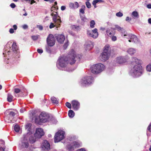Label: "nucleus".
Listing matches in <instances>:
<instances>
[{
	"mask_svg": "<svg viewBox=\"0 0 151 151\" xmlns=\"http://www.w3.org/2000/svg\"><path fill=\"white\" fill-rule=\"evenodd\" d=\"M142 61L137 58L133 57L131 61L132 68L129 72L130 75L134 78L139 77L143 72V70L141 65Z\"/></svg>",
	"mask_w": 151,
	"mask_h": 151,
	"instance_id": "f257e3e1",
	"label": "nucleus"
},
{
	"mask_svg": "<svg viewBox=\"0 0 151 151\" xmlns=\"http://www.w3.org/2000/svg\"><path fill=\"white\" fill-rule=\"evenodd\" d=\"M105 66L101 63L92 65L90 68L91 72L94 74H97L101 73L105 69Z\"/></svg>",
	"mask_w": 151,
	"mask_h": 151,
	"instance_id": "f03ea898",
	"label": "nucleus"
},
{
	"mask_svg": "<svg viewBox=\"0 0 151 151\" xmlns=\"http://www.w3.org/2000/svg\"><path fill=\"white\" fill-rule=\"evenodd\" d=\"M68 63L70 65H73L75 63L78 59L75 52L73 50H71L69 54L66 57Z\"/></svg>",
	"mask_w": 151,
	"mask_h": 151,
	"instance_id": "7ed1b4c3",
	"label": "nucleus"
},
{
	"mask_svg": "<svg viewBox=\"0 0 151 151\" xmlns=\"http://www.w3.org/2000/svg\"><path fill=\"white\" fill-rule=\"evenodd\" d=\"M110 48V46L108 45L104 47L103 51L100 57V59L101 61H105L109 59L110 55L109 50Z\"/></svg>",
	"mask_w": 151,
	"mask_h": 151,
	"instance_id": "20e7f679",
	"label": "nucleus"
},
{
	"mask_svg": "<svg viewBox=\"0 0 151 151\" xmlns=\"http://www.w3.org/2000/svg\"><path fill=\"white\" fill-rule=\"evenodd\" d=\"M67 60L66 56H63L60 57L57 62V66L58 68H66L68 63Z\"/></svg>",
	"mask_w": 151,
	"mask_h": 151,
	"instance_id": "39448f33",
	"label": "nucleus"
},
{
	"mask_svg": "<svg viewBox=\"0 0 151 151\" xmlns=\"http://www.w3.org/2000/svg\"><path fill=\"white\" fill-rule=\"evenodd\" d=\"M94 81L93 78L92 76H86L81 80V84L83 86L89 85Z\"/></svg>",
	"mask_w": 151,
	"mask_h": 151,
	"instance_id": "423d86ee",
	"label": "nucleus"
},
{
	"mask_svg": "<svg viewBox=\"0 0 151 151\" xmlns=\"http://www.w3.org/2000/svg\"><path fill=\"white\" fill-rule=\"evenodd\" d=\"M29 133H27L24 135L23 138L21 140L20 144L22 148H27L28 147L29 144L28 139L29 137Z\"/></svg>",
	"mask_w": 151,
	"mask_h": 151,
	"instance_id": "0eeeda50",
	"label": "nucleus"
},
{
	"mask_svg": "<svg viewBox=\"0 0 151 151\" xmlns=\"http://www.w3.org/2000/svg\"><path fill=\"white\" fill-rule=\"evenodd\" d=\"M65 132L62 130H59L55 136L54 141L55 143L58 142L64 138Z\"/></svg>",
	"mask_w": 151,
	"mask_h": 151,
	"instance_id": "6e6552de",
	"label": "nucleus"
},
{
	"mask_svg": "<svg viewBox=\"0 0 151 151\" xmlns=\"http://www.w3.org/2000/svg\"><path fill=\"white\" fill-rule=\"evenodd\" d=\"M124 37H127L126 38L129 39V42H132L134 43H138L139 41V40L137 37L135 35L132 34H124Z\"/></svg>",
	"mask_w": 151,
	"mask_h": 151,
	"instance_id": "1a4fd4ad",
	"label": "nucleus"
},
{
	"mask_svg": "<svg viewBox=\"0 0 151 151\" xmlns=\"http://www.w3.org/2000/svg\"><path fill=\"white\" fill-rule=\"evenodd\" d=\"M51 15L52 16V20L54 23L60 24L61 21L60 16H58V14L57 12L54 11L51 13Z\"/></svg>",
	"mask_w": 151,
	"mask_h": 151,
	"instance_id": "9d476101",
	"label": "nucleus"
},
{
	"mask_svg": "<svg viewBox=\"0 0 151 151\" xmlns=\"http://www.w3.org/2000/svg\"><path fill=\"white\" fill-rule=\"evenodd\" d=\"M80 146V144L78 142L75 141L70 145H68L67 147L69 151L74 150L76 147H78Z\"/></svg>",
	"mask_w": 151,
	"mask_h": 151,
	"instance_id": "9b49d317",
	"label": "nucleus"
},
{
	"mask_svg": "<svg viewBox=\"0 0 151 151\" xmlns=\"http://www.w3.org/2000/svg\"><path fill=\"white\" fill-rule=\"evenodd\" d=\"M47 41L48 46H53L55 42V39L53 35L52 34H50L47 38Z\"/></svg>",
	"mask_w": 151,
	"mask_h": 151,
	"instance_id": "f8f14e48",
	"label": "nucleus"
},
{
	"mask_svg": "<svg viewBox=\"0 0 151 151\" xmlns=\"http://www.w3.org/2000/svg\"><path fill=\"white\" fill-rule=\"evenodd\" d=\"M49 117L48 115L45 112H42L39 116L40 122H45L47 121Z\"/></svg>",
	"mask_w": 151,
	"mask_h": 151,
	"instance_id": "ddd939ff",
	"label": "nucleus"
},
{
	"mask_svg": "<svg viewBox=\"0 0 151 151\" xmlns=\"http://www.w3.org/2000/svg\"><path fill=\"white\" fill-rule=\"evenodd\" d=\"M87 34L90 36L94 38H96L99 35L98 33L97 32V29L96 28L94 29L91 32L88 31Z\"/></svg>",
	"mask_w": 151,
	"mask_h": 151,
	"instance_id": "4468645a",
	"label": "nucleus"
},
{
	"mask_svg": "<svg viewBox=\"0 0 151 151\" xmlns=\"http://www.w3.org/2000/svg\"><path fill=\"white\" fill-rule=\"evenodd\" d=\"M36 138H40L44 135V132L42 129L37 128L36 129V133L35 134Z\"/></svg>",
	"mask_w": 151,
	"mask_h": 151,
	"instance_id": "2eb2a0df",
	"label": "nucleus"
},
{
	"mask_svg": "<svg viewBox=\"0 0 151 151\" xmlns=\"http://www.w3.org/2000/svg\"><path fill=\"white\" fill-rule=\"evenodd\" d=\"M41 147L44 150H49L50 149V145L47 140H44L42 143Z\"/></svg>",
	"mask_w": 151,
	"mask_h": 151,
	"instance_id": "dca6fc26",
	"label": "nucleus"
},
{
	"mask_svg": "<svg viewBox=\"0 0 151 151\" xmlns=\"http://www.w3.org/2000/svg\"><path fill=\"white\" fill-rule=\"evenodd\" d=\"M71 104L73 109L75 110H77L79 108L80 103L77 101H72Z\"/></svg>",
	"mask_w": 151,
	"mask_h": 151,
	"instance_id": "f3484780",
	"label": "nucleus"
},
{
	"mask_svg": "<svg viewBox=\"0 0 151 151\" xmlns=\"http://www.w3.org/2000/svg\"><path fill=\"white\" fill-rule=\"evenodd\" d=\"M115 27L114 28V29L117 30L118 31L121 32V35L123 36L124 34H126L127 33V32L125 31V30L123 29V28L121 27L118 25H115Z\"/></svg>",
	"mask_w": 151,
	"mask_h": 151,
	"instance_id": "a211bd4d",
	"label": "nucleus"
},
{
	"mask_svg": "<svg viewBox=\"0 0 151 151\" xmlns=\"http://www.w3.org/2000/svg\"><path fill=\"white\" fill-rule=\"evenodd\" d=\"M56 39L58 42L62 43L65 40V37L63 35H59L56 36Z\"/></svg>",
	"mask_w": 151,
	"mask_h": 151,
	"instance_id": "6ab92c4d",
	"label": "nucleus"
},
{
	"mask_svg": "<svg viewBox=\"0 0 151 151\" xmlns=\"http://www.w3.org/2000/svg\"><path fill=\"white\" fill-rule=\"evenodd\" d=\"M116 61L118 63L122 64L125 62L126 60L124 57H120L117 58Z\"/></svg>",
	"mask_w": 151,
	"mask_h": 151,
	"instance_id": "aec40b11",
	"label": "nucleus"
},
{
	"mask_svg": "<svg viewBox=\"0 0 151 151\" xmlns=\"http://www.w3.org/2000/svg\"><path fill=\"white\" fill-rule=\"evenodd\" d=\"M69 6V7L71 9L77 8L79 6V5L77 2H75L74 3H70Z\"/></svg>",
	"mask_w": 151,
	"mask_h": 151,
	"instance_id": "412c9836",
	"label": "nucleus"
},
{
	"mask_svg": "<svg viewBox=\"0 0 151 151\" xmlns=\"http://www.w3.org/2000/svg\"><path fill=\"white\" fill-rule=\"evenodd\" d=\"M12 50L15 53H17V52L18 49L15 42H13L12 45Z\"/></svg>",
	"mask_w": 151,
	"mask_h": 151,
	"instance_id": "4be33fe9",
	"label": "nucleus"
},
{
	"mask_svg": "<svg viewBox=\"0 0 151 151\" xmlns=\"http://www.w3.org/2000/svg\"><path fill=\"white\" fill-rule=\"evenodd\" d=\"M37 139H38V138H36L35 136V134H34L30 136L29 137V139L30 142L33 143L35 142Z\"/></svg>",
	"mask_w": 151,
	"mask_h": 151,
	"instance_id": "5701e85b",
	"label": "nucleus"
},
{
	"mask_svg": "<svg viewBox=\"0 0 151 151\" xmlns=\"http://www.w3.org/2000/svg\"><path fill=\"white\" fill-rule=\"evenodd\" d=\"M136 52V50L135 49L132 48L129 49L127 50V52L131 55L135 54Z\"/></svg>",
	"mask_w": 151,
	"mask_h": 151,
	"instance_id": "b1692460",
	"label": "nucleus"
},
{
	"mask_svg": "<svg viewBox=\"0 0 151 151\" xmlns=\"http://www.w3.org/2000/svg\"><path fill=\"white\" fill-rule=\"evenodd\" d=\"M131 15L134 19L138 18L139 17L138 13L137 11L132 12Z\"/></svg>",
	"mask_w": 151,
	"mask_h": 151,
	"instance_id": "393cba45",
	"label": "nucleus"
},
{
	"mask_svg": "<svg viewBox=\"0 0 151 151\" xmlns=\"http://www.w3.org/2000/svg\"><path fill=\"white\" fill-rule=\"evenodd\" d=\"M93 47V45L91 42H90L89 44L86 45V49L87 50H91Z\"/></svg>",
	"mask_w": 151,
	"mask_h": 151,
	"instance_id": "a878e982",
	"label": "nucleus"
},
{
	"mask_svg": "<svg viewBox=\"0 0 151 151\" xmlns=\"http://www.w3.org/2000/svg\"><path fill=\"white\" fill-rule=\"evenodd\" d=\"M60 24H57V23H51L49 26V28L50 29H52L55 27H58V26H60Z\"/></svg>",
	"mask_w": 151,
	"mask_h": 151,
	"instance_id": "bb28decb",
	"label": "nucleus"
},
{
	"mask_svg": "<svg viewBox=\"0 0 151 151\" xmlns=\"http://www.w3.org/2000/svg\"><path fill=\"white\" fill-rule=\"evenodd\" d=\"M104 1L102 0H94L92 2V4L94 6L95 8L96 7V4L99 2H102Z\"/></svg>",
	"mask_w": 151,
	"mask_h": 151,
	"instance_id": "cd10ccee",
	"label": "nucleus"
},
{
	"mask_svg": "<svg viewBox=\"0 0 151 151\" xmlns=\"http://www.w3.org/2000/svg\"><path fill=\"white\" fill-rule=\"evenodd\" d=\"M13 96L11 94L8 93V94L7 99L8 101L9 102H11L12 101Z\"/></svg>",
	"mask_w": 151,
	"mask_h": 151,
	"instance_id": "c85d7f7f",
	"label": "nucleus"
},
{
	"mask_svg": "<svg viewBox=\"0 0 151 151\" xmlns=\"http://www.w3.org/2000/svg\"><path fill=\"white\" fill-rule=\"evenodd\" d=\"M74 112L72 110H70L68 113L69 116L71 118H73L74 116Z\"/></svg>",
	"mask_w": 151,
	"mask_h": 151,
	"instance_id": "c756f323",
	"label": "nucleus"
},
{
	"mask_svg": "<svg viewBox=\"0 0 151 151\" xmlns=\"http://www.w3.org/2000/svg\"><path fill=\"white\" fill-rule=\"evenodd\" d=\"M51 99L52 102V103L55 104H58V101L57 100V99L54 97H52L51 98Z\"/></svg>",
	"mask_w": 151,
	"mask_h": 151,
	"instance_id": "7c9ffc66",
	"label": "nucleus"
},
{
	"mask_svg": "<svg viewBox=\"0 0 151 151\" xmlns=\"http://www.w3.org/2000/svg\"><path fill=\"white\" fill-rule=\"evenodd\" d=\"M86 7L84 5H83L81 6V8L79 10L80 13L84 14L85 13L84 11L85 10Z\"/></svg>",
	"mask_w": 151,
	"mask_h": 151,
	"instance_id": "2f4dec72",
	"label": "nucleus"
},
{
	"mask_svg": "<svg viewBox=\"0 0 151 151\" xmlns=\"http://www.w3.org/2000/svg\"><path fill=\"white\" fill-rule=\"evenodd\" d=\"M71 28H72V29L76 31H78L80 28L78 26H77L75 25L71 26Z\"/></svg>",
	"mask_w": 151,
	"mask_h": 151,
	"instance_id": "473e14b6",
	"label": "nucleus"
},
{
	"mask_svg": "<svg viewBox=\"0 0 151 151\" xmlns=\"http://www.w3.org/2000/svg\"><path fill=\"white\" fill-rule=\"evenodd\" d=\"M14 129L15 131L17 132H19L20 129V127L18 125H16L14 127Z\"/></svg>",
	"mask_w": 151,
	"mask_h": 151,
	"instance_id": "72a5a7b5",
	"label": "nucleus"
},
{
	"mask_svg": "<svg viewBox=\"0 0 151 151\" xmlns=\"http://www.w3.org/2000/svg\"><path fill=\"white\" fill-rule=\"evenodd\" d=\"M95 24V22L94 20H91L90 22V27L93 28L94 27V25Z\"/></svg>",
	"mask_w": 151,
	"mask_h": 151,
	"instance_id": "f704fd0d",
	"label": "nucleus"
},
{
	"mask_svg": "<svg viewBox=\"0 0 151 151\" xmlns=\"http://www.w3.org/2000/svg\"><path fill=\"white\" fill-rule=\"evenodd\" d=\"M86 7L89 9L91 8V3L89 2V1H87L86 2Z\"/></svg>",
	"mask_w": 151,
	"mask_h": 151,
	"instance_id": "c9c22d12",
	"label": "nucleus"
},
{
	"mask_svg": "<svg viewBox=\"0 0 151 151\" xmlns=\"http://www.w3.org/2000/svg\"><path fill=\"white\" fill-rule=\"evenodd\" d=\"M146 69L147 71H151V64H149L146 67Z\"/></svg>",
	"mask_w": 151,
	"mask_h": 151,
	"instance_id": "e433bc0d",
	"label": "nucleus"
},
{
	"mask_svg": "<svg viewBox=\"0 0 151 151\" xmlns=\"http://www.w3.org/2000/svg\"><path fill=\"white\" fill-rule=\"evenodd\" d=\"M116 15L118 17H121L123 16V14L122 13L119 12L117 13L116 14Z\"/></svg>",
	"mask_w": 151,
	"mask_h": 151,
	"instance_id": "4c0bfd02",
	"label": "nucleus"
},
{
	"mask_svg": "<svg viewBox=\"0 0 151 151\" xmlns=\"http://www.w3.org/2000/svg\"><path fill=\"white\" fill-rule=\"evenodd\" d=\"M49 46H46L45 47V49L46 51L48 53H50L51 52V50L50 47Z\"/></svg>",
	"mask_w": 151,
	"mask_h": 151,
	"instance_id": "58836bf2",
	"label": "nucleus"
},
{
	"mask_svg": "<svg viewBox=\"0 0 151 151\" xmlns=\"http://www.w3.org/2000/svg\"><path fill=\"white\" fill-rule=\"evenodd\" d=\"M106 34L109 36L111 37L112 36V33L109 29H107L106 31Z\"/></svg>",
	"mask_w": 151,
	"mask_h": 151,
	"instance_id": "ea45409f",
	"label": "nucleus"
},
{
	"mask_svg": "<svg viewBox=\"0 0 151 151\" xmlns=\"http://www.w3.org/2000/svg\"><path fill=\"white\" fill-rule=\"evenodd\" d=\"M68 41H67L64 44V45H63V48L65 50L67 48V47L68 46Z\"/></svg>",
	"mask_w": 151,
	"mask_h": 151,
	"instance_id": "a19ab883",
	"label": "nucleus"
},
{
	"mask_svg": "<svg viewBox=\"0 0 151 151\" xmlns=\"http://www.w3.org/2000/svg\"><path fill=\"white\" fill-rule=\"evenodd\" d=\"M65 105L69 109H71V105L70 103L69 102H67L65 103Z\"/></svg>",
	"mask_w": 151,
	"mask_h": 151,
	"instance_id": "79ce46f5",
	"label": "nucleus"
},
{
	"mask_svg": "<svg viewBox=\"0 0 151 151\" xmlns=\"http://www.w3.org/2000/svg\"><path fill=\"white\" fill-rule=\"evenodd\" d=\"M32 39L33 40H37L38 38V36H33L32 37Z\"/></svg>",
	"mask_w": 151,
	"mask_h": 151,
	"instance_id": "37998d69",
	"label": "nucleus"
},
{
	"mask_svg": "<svg viewBox=\"0 0 151 151\" xmlns=\"http://www.w3.org/2000/svg\"><path fill=\"white\" fill-rule=\"evenodd\" d=\"M5 142L4 141L2 140H0V146H3Z\"/></svg>",
	"mask_w": 151,
	"mask_h": 151,
	"instance_id": "c03bdc74",
	"label": "nucleus"
},
{
	"mask_svg": "<svg viewBox=\"0 0 151 151\" xmlns=\"http://www.w3.org/2000/svg\"><path fill=\"white\" fill-rule=\"evenodd\" d=\"M20 91V90L19 88H15L14 89V92L17 93H19Z\"/></svg>",
	"mask_w": 151,
	"mask_h": 151,
	"instance_id": "a18cd8bd",
	"label": "nucleus"
},
{
	"mask_svg": "<svg viewBox=\"0 0 151 151\" xmlns=\"http://www.w3.org/2000/svg\"><path fill=\"white\" fill-rule=\"evenodd\" d=\"M9 114L10 116H14L15 115V114L14 112L11 111L10 112Z\"/></svg>",
	"mask_w": 151,
	"mask_h": 151,
	"instance_id": "49530a36",
	"label": "nucleus"
},
{
	"mask_svg": "<svg viewBox=\"0 0 151 151\" xmlns=\"http://www.w3.org/2000/svg\"><path fill=\"white\" fill-rule=\"evenodd\" d=\"M111 40L113 41H115L116 40L117 38L115 36H113L111 37Z\"/></svg>",
	"mask_w": 151,
	"mask_h": 151,
	"instance_id": "de8ad7c7",
	"label": "nucleus"
},
{
	"mask_svg": "<svg viewBox=\"0 0 151 151\" xmlns=\"http://www.w3.org/2000/svg\"><path fill=\"white\" fill-rule=\"evenodd\" d=\"M147 130L150 132H151V124H150L147 128Z\"/></svg>",
	"mask_w": 151,
	"mask_h": 151,
	"instance_id": "09e8293b",
	"label": "nucleus"
},
{
	"mask_svg": "<svg viewBox=\"0 0 151 151\" xmlns=\"http://www.w3.org/2000/svg\"><path fill=\"white\" fill-rule=\"evenodd\" d=\"M37 52L39 53H42L43 52V50L41 49H37Z\"/></svg>",
	"mask_w": 151,
	"mask_h": 151,
	"instance_id": "8fccbe9b",
	"label": "nucleus"
},
{
	"mask_svg": "<svg viewBox=\"0 0 151 151\" xmlns=\"http://www.w3.org/2000/svg\"><path fill=\"white\" fill-rule=\"evenodd\" d=\"M10 6L12 8H14L15 7L16 5L14 3H12L10 4Z\"/></svg>",
	"mask_w": 151,
	"mask_h": 151,
	"instance_id": "3c124183",
	"label": "nucleus"
},
{
	"mask_svg": "<svg viewBox=\"0 0 151 151\" xmlns=\"http://www.w3.org/2000/svg\"><path fill=\"white\" fill-rule=\"evenodd\" d=\"M37 27L39 28V29L40 30H42L43 29V27L41 25H37Z\"/></svg>",
	"mask_w": 151,
	"mask_h": 151,
	"instance_id": "603ef678",
	"label": "nucleus"
},
{
	"mask_svg": "<svg viewBox=\"0 0 151 151\" xmlns=\"http://www.w3.org/2000/svg\"><path fill=\"white\" fill-rule=\"evenodd\" d=\"M22 27L24 29H26L28 28V26L26 24H24L22 26Z\"/></svg>",
	"mask_w": 151,
	"mask_h": 151,
	"instance_id": "864d4df0",
	"label": "nucleus"
},
{
	"mask_svg": "<svg viewBox=\"0 0 151 151\" xmlns=\"http://www.w3.org/2000/svg\"><path fill=\"white\" fill-rule=\"evenodd\" d=\"M5 148L3 146H0V151H4Z\"/></svg>",
	"mask_w": 151,
	"mask_h": 151,
	"instance_id": "5fc2aeb1",
	"label": "nucleus"
},
{
	"mask_svg": "<svg viewBox=\"0 0 151 151\" xmlns=\"http://www.w3.org/2000/svg\"><path fill=\"white\" fill-rule=\"evenodd\" d=\"M76 151H86V150L84 148H81L78 150Z\"/></svg>",
	"mask_w": 151,
	"mask_h": 151,
	"instance_id": "6e6d98bb",
	"label": "nucleus"
},
{
	"mask_svg": "<svg viewBox=\"0 0 151 151\" xmlns=\"http://www.w3.org/2000/svg\"><path fill=\"white\" fill-rule=\"evenodd\" d=\"M66 9V7L65 6H62L61 7V9L62 11Z\"/></svg>",
	"mask_w": 151,
	"mask_h": 151,
	"instance_id": "4d7b16f0",
	"label": "nucleus"
},
{
	"mask_svg": "<svg viewBox=\"0 0 151 151\" xmlns=\"http://www.w3.org/2000/svg\"><path fill=\"white\" fill-rule=\"evenodd\" d=\"M131 20V18H130L129 17H126V21H130Z\"/></svg>",
	"mask_w": 151,
	"mask_h": 151,
	"instance_id": "13d9d810",
	"label": "nucleus"
},
{
	"mask_svg": "<svg viewBox=\"0 0 151 151\" xmlns=\"http://www.w3.org/2000/svg\"><path fill=\"white\" fill-rule=\"evenodd\" d=\"M9 32L10 33H13L14 32V30L13 29L11 28L9 30Z\"/></svg>",
	"mask_w": 151,
	"mask_h": 151,
	"instance_id": "bf43d9fd",
	"label": "nucleus"
},
{
	"mask_svg": "<svg viewBox=\"0 0 151 151\" xmlns=\"http://www.w3.org/2000/svg\"><path fill=\"white\" fill-rule=\"evenodd\" d=\"M13 27L15 30H16L17 29V27L16 25H14L13 26Z\"/></svg>",
	"mask_w": 151,
	"mask_h": 151,
	"instance_id": "052dcab7",
	"label": "nucleus"
},
{
	"mask_svg": "<svg viewBox=\"0 0 151 151\" xmlns=\"http://www.w3.org/2000/svg\"><path fill=\"white\" fill-rule=\"evenodd\" d=\"M30 4H32L33 3H35V1L34 0H32L30 1Z\"/></svg>",
	"mask_w": 151,
	"mask_h": 151,
	"instance_id": "680f3d73",
	"label": "nucleus"
},
{
	"mask_svg": "<svg viewBox=\"0 0 151 151\" xmlns=\"http://www.w3.org/2000/svg\"><path fill=\"white\" fill-rule=\"evenodd\" d=\"M22 1H25L26 2L28 3H29L30 1L31 0H22Z\"/></svg>",
	"mask_w": 151,
	"mask_h": 151,
	"instance_id": "e2e57ef3",
	"label": "nucleus"
},
{
	"mask_svg": "<svg viewBox=\"0 0 151 151\" xmlns=\"http://www.w3.org/2000/svg\"><path fill=\"white\" fill-rule=\"evenodd\" d=\"M55 7L54 6H53L51 8V11L52 12L53 11V10H55Z\"/></svg>",
	"mask_w": 151,
	"mask_h": 151,
	"instance_id": "0e129e2a",
	"label": "nucleus"
},
{
	"mask_svg": "<svg viewBox=\"0 0 151 151\" xmlns=\"http://www.w3.org/2000/svg\"><path fill=\"white\" fill-rule=\"evenodd\" d=\"M147 7L148 8L151 9V4H149L147 5Z\"/></svg>",
	"mask_w": 151,
	"mask_h": 151,
	"instance_id": "69168bd1",
	"label": "nucleus"
},
{
	"mask_svg": "<svg viewBox=\"0 0 151 151\" xmlns=\"http://www.w3.org/2000/svg\"><path fill=\"white\" fill-rule=\"evenodd\" d=\"M148 22L150 24H151V18H149L148 19Z\"/></svg>",
	"mask_w": 151,
	"mask_h": 151,
	"instance_id": "338daca9",
	"label": "nucleus"
},
{
	"mask_svg": "<svg viewBox=\"0 0 151 151\" xmlns=\"http://www.w3.org/2000/svg\"><path fill=\"white\" fill-rule=\"evenodd\" d=\"M35 121L36 122L38 123V120L37 119V118H36L35 119Z\"/></svg>",
	"mask_w": 151,
	"mask_h": 151,
	"instance_id": "774afa93",
	"label": "nucleus"
}]
</instances>
